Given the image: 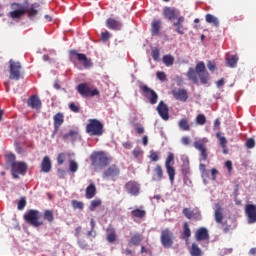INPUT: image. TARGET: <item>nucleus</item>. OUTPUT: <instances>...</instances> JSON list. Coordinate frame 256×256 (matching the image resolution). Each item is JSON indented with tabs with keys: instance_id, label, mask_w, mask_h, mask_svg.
<instances>
[{
	"instance_id": "55",
	"label": "nucleus",
	"mask_w": 256,
	"mask_h": 256,
	"mask_svg": "<svg viewBox=\"0 0 256 256\" xmlns=\"http://www.w3.org/2000/svg\"><path fill=\"white\" fill-rule=\"evenodd\" d=\"M151 161H159V152L151 151L150 152Z\"/></svg>"
},
{
	"instance_id": "26",
	"label": "nucleus",
	"mask_w": 256,
	"mask_h": 256,
	"mask_svg": "<svg viewBox=\"0 0 256 256\" xmlns=\"http://www.w3.org/2000/svg\"><path fill=\"white\" fill-rule=\"evenodd\" d=\"M141 241H143V235L140 233H135L128 241V245L130 247H139V245H141Z\"/></svg>"
},
{
	"instance_id": "41",
	"label": "nucleus",
	"mask_w": 256,
	"mask_h": 256,
	"mask_svg": "<svg viewBox=\"0 0 256 256\" xmlns=\"http://www.w3.org/2000/svg\"><path fill=\"white\" fill-rule=\"evenodd\" d=\"M162 61L166 67H171V65L175 63V58L171 55H165L163 56Z\"/></svg>"
},
{
	"instance_id": "31",
	"label": "nucleus",
	"mask_w": 256,
	"mask_h": 256,
	"mask_svg": "<svg viewBox=\"0 0 256 256\" xmlns=\"http://www.w3.org/2000/svg\"><path fill=\"white\" fill-rule=\"evenodd\" d=\"M178 127L181 131H191V126L189 125V119L182 118L178 122Z\"/></svg>"
},
{
	"instance_id": "8",
	"label": "nucleus",
	"mask_w": 256,
	"mask_h": 256,
	"mask_svg": "<svg viewBox=\"0 0 256 256\" xmlns=\"http://www.w3.org/2000/svg\"><path fill=\"white\" fill-rule=\"evenodd\" d=\"M76 90L81 97H97L100 95L99 89L94 88L91 90L88 83H80Z\"/></svg>"
},
{
	"instance_id": "13",
	"label": "nucleus",
	"mask_w": 256,
	"mask_h": 256,
	"mask_svg": "<svg viewBox=\"0 0 256 256\" xmlns=\"http://www.w3.org/2000/svg\"><path fill=\"white\" fill-rule=\"evenodd\" d=\"M28 169H29V166H27V163L16 162L11 167L13 179H19V175H25Z\"/></svg>"
},
{
	"instance_id": "10",
	"label": "nucleus",
	"mask_w": 256,
	"mask_h": 256,
	"mask_svg": "<svg viewBox=\"0 0 256 256\" xmlns=\"http://www.w3.org/2000/svg\"><path fill=\"white\" fill-rule=\"evenodd\" d=\"M140 91L143 95V97H146L151 103V105H155L159 99V95L155 90L149 88L147 85H141L140 86Z\"/></svg>"
},
{
	"instance_id": "30",
	"label": "nucleus",
	"mask_w": 256,
	"mask_h": 256,
	"mask_svg": "<svg viewBox=\"0 0 256 256\" xmlns=\"http://www.w3.org/2000/svg\"><path fill=\"white\" fill-rule=\"evenodd\" d=\"M95 195H97V187H95V184L88 185L85 193L86 199H93Z\"/></svg>"
},
{
	"instance_id": "58",
	"label": "nucleus",
	"mask_w": 256,
	"mask_h": 256,
	"mask_svg": "<svg viewBox=\"0 0 256 256\" xmlns=\"http://www.w3.org/2000/svg\"><path fill=\"white\" fill-rule=\"evenodd\" d=\"M152 58L154 61H159V49L155 48L152 50Z\"/></svg>"
},
{
	"instance_id": "11",
	"label": "nucleus",
	"mask_w": 256,
	"mask_h": 256,
	"mask_svg": "<svg viewBox=\"0 0 256 256\" xmlns=\"http://www.w3.org/2000/svg\"><path fill=\"white\" fill-rule=\"evenodd\" d=\"M121 175V168L117 164L110 165L102 174L103 179L115 181Z\"/></svg>"
},
{
	"instance_id": "32",
	"label": "nucleus",
	"mask_w": 256,
	"mask_h": 256,
	"mask_svg": "<svg viewBox=\"0 0 256 256\" xmlns=\"http://www.w3.org/2000/svg\"><path fill=\"white\" fill-rule=\"evenodd\" d=\"M238 61L239 57L237 55H231L228 58H226V63L228 67H231L232 69H235V67H237Z\"/></svg>"
},
{
	"instance_id": "16",
	"label": "nucleus",
	"mask_w": 256,
	"mask_h": 256,
	"mask_svg": "<svg viewBox=\"0 0 256 256\" xmlns=\"http://www.w3.org/2000/svg\"><path fill=\"white\" fill-rule=\"evenodd\" d=\"M174 159L175 156L173 155V153H169L165 162L166 171L168 173V177L171 183L175 181V168L171 166V163H173Z\"/></svg>"
},
{
	"instance_id": "43",
	"label": "nucleus",
	"mask_w": 256,
	"mask_h": 256,
	"mask_svg": "<svg viewBox=\"0 0 256 256\" xmlns=\"http://www.w3.org/2000/svg\"><path fill=\"white\" fill-rule=\"evenodd\" d=\"M183 237L184 239H189L191 237V228H189V223L184 222L183 224Z\"/></svg>"
},
{
	"instance_id": "25",
	"label": "nucleus",
	"mask_w": 256,
	"mask_h": 256,
	"mask_svg": "<svg viewBox=\"0 0 256 256\" xmlns=\"http://www.w3.org/2000/svg\"><path fill=\"white\" fill-rule=\"evenodd\" d=\"M173 97L177 99V101H187L189 99V95L187 94V90L185 89H178L173 91Z\"/></svg>"
},
{
	"instance_id": "45",
	"label": "nucleus",
	"mask_w": 256,
	"mask_h": 256,
	"mask_svg": "<svg viewBox=\"0 0 256 256\" xmlns=\"http://www.w3.org/2000/svg\"><path fill=\"white\" fill-rule=\"evenodd\" d=\"M79 170V164L75 160H69V171L71 173H77Z\"/></svg>"
},
{
	"instance_id": "29",
	"label": "nucleus",
	"mask_w": 256,
	"mask_h": 256,
	"mask_svg": "<svg viewBox=\"0 0 256 256\" xmlns=\"http://www.w3.org/2000/svg\"><path fill=\"white\" fill-rule=\"evenodd\" d=\"M161 179H163V167H161V165H157L154 168L152 180L153 181H161Z\"/></svg>"
},
{
	"instance_id": "20",
	"label": "nucleus",
	"mask_w": 256,
	"mask_h": 256,
	"mask_svg": "<svg viewBox=\"0 0 256 256\" xmlns=\"http://www.w3.org/2000/svg\"><path fill=\"white\" fill-rule=\"evenodd\" d=\"M245 213L248 217V223H256V206L253 204L246 205Z\"/></svg>"
},
{
	"instance_id": "38",
	"label": "nucleus",
	"mask_w": 256,
	"mask_h": 256,
	"mask_svg": "<svg viewBox=\"0 0 256 256\" xmlns=\"http://www.w3.org/2000/svg\"><path fill=\"white\" fill-rule=\"evenodd\" d=\"M43 217L45 221H48V223H53V221H55V215L53 214V210H45Z\"/></svg>"
},
{
	"instance_id": "48",
	"label": "nucleus",
	"mask_w": 256,
	"mask_h": 256,
	"mask_svg": "<svg viewBox=\"0 0 256 256\" xmlns=\"http://www.w3.org/2000/svg\"><path fill=\"white\" fill-rule=\"evenodd\" d=\"M5 159H6V162L11 165V167L16 164L17 162L15 161L16 157H15V154H6L5 155Z\"/></svg>"
},
{
	"instance_id": "46",
	"label": "nucleus",
	"mask_w": 256,
	"mask_h": 256,
	"mask_svg": "<svg viewBox=\"0 0 256 256\" xmlns=\"http://www.w3.org/2000/svg\"><path fill=\"white\" fill-rule=\"evenodd\" d=\"M71 205H72L73 209H79L80 211H83V209L85 207V204H83V202L77 201V200H72Z\"/></svg>"
},
{
	"instance_id": "47",
	"label": "nucleus",
	"mask_w": 256,
	"mask_h": 256,
	"mask_svg": "<svg viewBox=\"0 0 256 256\" xmlns=\"http://www.w3.org/2000/svg\"><path fill=\"white\" fill-rule=\"evenodd\" d=\"M196 123L197 125H205L207 123V117L204 114H198L196 116Z\"/></svg>"
},
{
	"instance_id": "56",
	"label": "nucleus",
	"mask_w": 256,
	"mask_h": 256,
	"mask_svg": "<svg viewBox=\"0 0 256 256\" xmlns=\"http://www.w3.org/2000/svg\"><path fill=\"white\" fill-rule=\"evenodd\" d=\"M246 147L247 149H253L255 147V139L250 138L246 141Z\"/></svg>"
},
{
	"instance_id": "42",
	"label": "nucleus",
	"mask_w": 256,
	"mask_h": 256,
	"mask_svg": "<svg viewBox=\"0 0 256 256\" xmlns=\"http://www.w3.org/2000/svg\"><path fill=\"white\" fill-rule=\"evenodd\" d=\"M101 203H103V202L99 198L92 200L90 202L89 211H95L97 209V207H101Z\"/></svg>"
},
{
	"instance_id": "59",
	"label": "nucleus",
	"mask_w": 256,
	"mask_h": 256,
	"mask_svg": "<svg viewBox=\"0 0 256 256\" xmlns=\"http://www.w3.org/2000/svg\"><path fill=\"white\" fill-rule=\"evenodd\" d=\"M225 167L228 169L229 173H231V171H233V162H231V160H227L225 162Z\"/></svg>"
},
{
	"instance_id": "22",
	"label": "nucleus",
	"mask_w": 256,
	"mask_h": 256,
	"mask_svg": "<svg viewBox=\"0 0 256 256\" xmlns=\"http://www.w3.org/2000/svg\"><path fill=\"white\" fill-rule=\"evenodd\" d=\"M195 239L196 241H207L209 239V230H207L205 227L197 229Z\"/></svg>"
},
{
	"instance_id": "6",
	"label": "nucleus",
	"mask_w": 256,
	"mask_h": 256,
	"mask_svg": "<svg viewBox=\"0 0 256 256\" xmlns=\"http://www.w3.org/2000/svg\"><path fill=\"white\" fill-rule=\"evenodd\" d=\"M69 58L72 63L78 61L79 63L83 64L85 69L93 67V62L91 59L88 58L87 55L77 52V50H69Z\"/></svg>"
},
{
	"instance_id": "39",
	"label": "nucleus",
	"mask_w": 256,
	"mask_h": 256,
	"mask_svg": "<svg viewBox=\"0 0 256 256\" xmlns=\"http://www.w3.org/2000/svg\"><path fill=\"white\" fill-rule=\"evenodd\" d=\"M191 173V166L189 165V159L185 160L182 164V175L187 177Z\"/></svg>"
},
{
	"instance_id": "5",
	"label": "nucleus",
	"mask_w": 256,
	"mask_h": 256,
	"mask_svg": "<svg viewBox=\"0 0 256 256\" xmlns=\"http://www.w3.org/2000/svg\"><path fill=\"white\" fill-rule=\"evenodd\" d=\"M41 217H43V215L39 212V210L31 209L24 214V221H26V223L32 227H43L44 223L41 220Z\"/></svg>"
},
{
	"instance_id": "40",
	"label": "nucleus",
	"mask_w": 256,
	"mask_h": 256,
	"mask_svg": "<svg viewBox=\"0 0 256 256\" xmlns=\"http://www.w3.org/2000/svg\"><path fill=\"white\" fill-rule=\"evenodd\" d=\"M190 253L192 256H201L203 255V251L201 250V248H199V245L193 243Z\"/></svg>"
},
{
	"instance_id": "2",
	"label": "nucleus",
	"mask_w": 256,
	"mask_h": 256,
	"mask_svg": "<svg viewBox=\"0 0 256 256\" xmlns=\"http://www.w3.org/2000/svg\"><path fill=\"white\" fill-rule=\"evenodd\" d=\"M197 75L202 85H207L209 83V72H207L205 62H198L195 66V69H188L187 77L190 81L194 83V85H197L199 83Z\"/></svg>"
},
{
	"instance_id": "24",
	"label": "nucleus",
	"mask_w": 256,
	"mask_h": 256,
	"mask_svg": "<svg viewBox=\"0 0 256 256\" xmlns=\"http://www.w3.org/2000/svg\"><path fill=\"white\" fill-rule=\"evenodd\" d=\"M28 107H31V109H40L41 107V99H39V96L32 95L27 100Z\"/></svg>"
},
{
	"instance_id": "44",
	"label": "nucleus",
	"mask_w": 256,
	"mask_h": 256,
	"mask_svg": "<svg viewBox=\"0 0 256 256\" xmlns=\"http://www.w3.org/2000/svg\"><path fill=\"white\" fill-rule=\"evenodd\" d=\"M216 137L222 149H227V138H225L224 136H221V133H216Z\"/></svg>"
},
{
	"instance_id": "9",
	"label": "nucleus",
	"mask_w": 256,
	"mask_h": 256,
	"mask_svg": "<svg viewBox=\"0 0 256 256\" xmlns=\"http://www.w3.org/2000/svg\"><path fill=\"white\" fill-rule=\"evenodd\" d=\"M207 138H202L194 142V147L200 152V161H207L209 154L207 153Z\"/></svg>"
},
{
	"instance_id": "27",
	"label": "nucleus",
	"mask_w": 256,
	"mask_h": 256,
	"mask_svg": "<svg viewBox=\"0 0 256 256\" xmlns=\"http://www.w3.org/2000/svg\"><path fill=\"white\" fill-rule=\"evenodd\" d=\"M51 169H52L51 158H49V156H45L41 163V171L42 173H50Z\"/></svg>"
},
{
	"instance_id": "33",
	"label": "nucleus",
	"mask_w": 256,
	"mask_h": 256,
	"mask_svg": "<svg viewBox=\"0 0 256 256\" xmlns=\"http://www.w3.org/2000/svg\"><path fill=\"white\" fill-rule=\"evenodd\" d=\"M78 135H79V131L70 130L68 133L64 134L62 137H63L64 141H67V139H71L72 141H76Z\"/></svg>"
},
{
	"instance_id": "28",
	"label": "nucleus",
	"mask_w": 256,
	"mask_h": 256,
	"mask_svg": "<svg viewBox=\"0 0 256 256\" xmlns=\"http://www.w3.org/2000/svg\"><path fill=\"white\" fill-rule=\"evenodd\" d=\"M163 15L169 21H173V19H177V13L175 8L165 7L163 9Z\"/></svg>"
},
{
	"instance_id": "19",
	"label": "nucleus",
	"mask_w": 256,
	"mask_h": 256,
	"mask_svg": "<svg viewBox=\"0 0 256 256\" xmlns=\"http://www.w3.org/2000/svg\"><path fill=\"white\" fill-rule=\"evenodd\" d=\"M183 23H185V17L183 16L178 17L177 21L173 22L174 31L178 33V35H185V31H187Z\"/></svg>"
},
{
	"instance_id": "21",
	"label": "nucleus",
	"mask_w": 256,
	"mask_h": 256,
	"mask_svg": "<svg viewBox=\"0 0 256 256\" xmlns=\"http://www.w3.org/2000/svg\"><path fill=\"white\" fill-rule=\"evenodd\" d=\"M106 27L112 31H121L123 29V23L115 18H108L106 20Z\"/></svg>"
},
{
	"instance_id": "61",
	"label": "nucleus",
	"mask_w": 256,
	"mask_h": 256,
	"mask_svg": "<svg viewBox=\"0 0 256 256\" xmlns=\"http://www.w3.org/2000/svg\"><path fill=\"white\" fill-rule=\"evenodd\" d=\"M132 155L135 157V159H137V157H139V155H141V149H139V148L134 149L132 152Z\"/></svg>"
},
{
	"instance_id": "12",
	"label": "nucleus",
	"mask_w": 256,
	"mask_h": 256,
	"mask_svg": "<svg viewBox=\"0 0 256 256\" xmlns=\"http://www.w3.org/2000/svg\"><path fill=\"white\" fill-rule=\"evenodd\" d=\"M173 239H175V237L173 236V233L169 230V228L161 231L160 241L163 247H165L166 249L172 247Z\"/></svg>"
},
{
	"instance_id": "23",
	"label": "nucleus",
	"mask_w": 256,
	"mask_h": 256,
	"mask_svg": "<svg viewBox=\"0 0 256 256\" xmlns=\"http://www.w3.org/2000/svg\"><path fill=\"white\" fill-rule=\"evenodd\" d=\"M106 241L111 244L117 243V231L113 226H108L106 229Z\"/></svg>"
},
{
	"instance_id": "3",
	"label": "nucleus",
	"mask_w": 256,
	"mask_h": 256,
	"mask_svg": "<svg viewBox=\"0 0 256 256\" xmlns=\"http://www.w3.org/2000/svg\"><path fill=\"white\" fill-rule=\"evenodd\" d=\"M90 161L95 169H105L111 163V157H108L104 151H96L90 155Z\"/></svg>"
},
{
	"instance_id": "60",
	"label": "nucleus",
	"mask_w": 256,
	"mask_h": 256,
	"mask_svg": "<svg viewBox=\"0 0 256 256\" xmlns=\"http://www.w3.org/2000/svg\"><path fill=\"white\" fill-rule=\"evenodd\" d=\"M223 85H225V79H223V78H221L220 80H218V81L216 82V87H217L218 89H221V87H223Z\"/></svg>"
},
{
	"instance_id": "17",
	"label": "nucleus",
	"mask_w": 256,
	"mask_h": 256,
	"mask_svg": "<svg viewBox=\"0 0 256 256\" xmlns=\"http://www.w3.org/2000/svg\"><path fill=\"white\" fill-rule=\"evenodd\" d=\"M156 111L163 121H169V106L164 101L159 102Z\"/></svg>"
},
{
	"instance_id": "49",
	"label": "nucleus",
	"mask_w": 256,
	"mask_h": 256,
	"mask_svg": "<svg viewBox=\"0 0 256 256\" xmlns=\"http://www.w3.org/2000/svg\"><path fill=\"white\" fill-rule=\"evenodd\" d=\"M69 109L70 111H72V113H79V111H81V108L79 107V105L75 104L74 102H71L69 104Z\"/></svg>"
},
{
	"instance_id": "7",
	"label": "nucleus",
	"mask_w": 256,
	"mask_h": 256,
	"mask_svg": "<svg viewBox=\"0 0 256 256\" xmlns=\"http://www.w3.org/2000/svg\"><path fill=\"white\" fill-rule=\"evenodd\" d=\"M23 66H21V62L14 61L13 59L9 60V79L11 81H19L21 79V71Z\"/></svg>"
},
{
	"instance_id": "36",
	"label": "nucleus",
	"mask_w": 256,
	"mask_h": 256,
	"mask_svg": "<svg viewBox=\"0 0 256 256\" xmlns=\"http://www.w3.org/2000/svg\"><path fill=\"white\" fill-rule=\"evenodd\" d=\"M132 217H135L136 219H143L145 215H147V212L145 210H141L139 208L134 209L131 211Z\"/></svg>"
},
{
	"instance_id": "54",
	"label": "nucleus",
	"mask_w": 256,
	"mask_h": 256,
	"mask_svg": "<svg viewBox=\"0 0 256 256\" xmlns=\"http://www.w3.org/2000/svg\"><path fill=\"white\" fill-rule=\"evenodd\" d=\"M207 67L212 73L217 70V65L213 61H208Z\"/></svg>"
},
{
	"instance_id": "53",
	"label": "nucleus",
	"mask_w": 256,
	"mask_h": 256,
	"mask_svg": "<svg viewBox=\"0 0 256 256\" xmlns=\"http://www.w3.org/2000/svg\"><path fill=\"white\" fill-rule=\"evenodd\" d=\"M65 159H66L65 153L58 154L57 156L58 165H63V163H65Z\"/></svg>"
},
{
	"instance_id": "63",
	"label": "nucleus",
	"mask_w": 256,
	"mask_h": 256,
	"mask_svg": "<svg viewBox=\"0 0 256 256\" xmlns=\"http://www.w3.org/2000/svg\"><path fill=\"white\" fill-rule=\"evenodd\" d=\"M124 149H133V144L131 142H124L123 144Z\"/></svg>"
},
{
	"instance_id": "64",
	"label": "nucleus",
	"mask_w": 256,
	"mask_h": 256,
	"mask_svg": "<svg viewBox=\"0 0 256 256\" xmlns=\"http://www.w3.org/2000/svg\"><path fill=\"white\" fill-rule=\"evenodd\" d=\"M190 143H191V139H189V137L184 136V137L182 138V144H183V145H189Z\"/></svg>"
},
{
	"instance_id": "62",
	"label": "nucleus",
	"mask_w": 256,
	"mask_h": 256,
	"mask_svg": "<svg viewBox=\"0 0 256 256\" xmlns=\"http://www.w3.org/2000/svg\"><path fill=\"white\" fill-rule=\"evenodd\" d=\"M123 254L126 256H135V254H133V250L127 248L126 250L123 251Z\"/></svg>"
},
{
	"instance_id": "1",
	"label": "nucleus",
	"mask_w": 256,
	"mask_h": 256,
	"mask_svg": "<svg viewBox=\"0 0 256 256\" xmlns=\"http://www.w3.org/2000/svg\"><path fill=\"white\" fill-rule=\"evenodd\" d=\"M39 7H41V4L37 2L30 4L29 0H24L23 4L15 2L12 3V9L14 10L9 13V16L11 19H21V17L27 15L28 19H34L39 15Z\"/></svg>"
},
{
	"instance_id": "37",
	"label": "nucleus",
	"mask_w": 256,
	"mask_h": 256,
	"mask_svg": "<svg viewBox=\"0 0 256 256\" xmlns=\"http://www.w3.org/2000/svg\"><path fill=\"white\" fill-rule=\"evenodd\" d=\"M214 217H215L216 223H223V209L221 208V206L216 208L214 212Z\"/></svg>"
},
{
	"instance_id": "18",
	"label": "nucleus",
	"mask_w": 256,
	"mask_h": 256,
	"mask_svg": "<svg viewBox=\"0 0 256 256\" xmlns=\"http://www.w3.org/2000/svg\"><path fill=\"white\" fill-rule=\"evenodd\" d=\"M53 121H54L53 135H57V133H59V129H61V125L65 123V115L61 112H58L53 116Z\"/></svg>"
},
{
	"instance_id": "34",
	"label": "nucleus",
	"mask_w": 256,
	"mask_h": 256,
	"mask_svg": "<svg viewBox=\"0 0 256 256\" xmlns=\"http://www.w3.org/2000/svg\"><path fill=\"white\" fill-rule=\"evenodd\" d=\"M151 27L152 35H159V31L161 30V20H154L151 24Z\"/></svg>"
},
{
	"instance_id": "50",
	"label": "nucleus",
	"mask_w": 256,
	"mask_h": 256,
	"mask_svg": "<svg viewBox=\"0 0 256 256\" xmlns=\"http://www.w3.org/2000/svg\"><path fill=\"white\" fill-rule=\"evenodd\" d=\"M27 205V200H25V197H22L18 202V210L23 211Z\"/></svg>"
},
{
	"instance_id": "51",
	"label": "nucleus",
	"mask_w": 256,
	"mask_h": 256,
	"mask_svg": "<svg viewBox=\"0 0 256 256\" xmlns=\"http://www.w3.org/2000/svg\"><path fill=\"white\" fill-rule=\"evenodd\" d=\"M101 39L104 43H106V41H109V39H111V33L109 31L102 32Z\"/></svg>"
},
{
	"instance_id": "35",
	"label": "nucleus",
	"mask_w": 256,
	"mask_h": 256,
	"mask_svg": "<svg viewBox=\"0 0 256 256\" xmlns=\"http://www.w3.org/2000/svg\"><path fill=\"white\" fill-rule=\"evenodd\" d=\"M205 19H206V23H210L214 25V27H219V19L214 15L206 14Z\"/></svg>"
},
{
	"instance_id": "15",
	"label": "nucleus",
	"mask_w": 256,
	"mask_h": 256,
	"mask_svg": "<svg viewBox=\"0 0 256 256\" xmlns=\"http://www.w3.org/2000/svg\"><path fill=\"white\" fill-rule=\"evenodd\" d=\"M124 189H126L127 193L129 195H133L134 197H137L139 193L141 192V187L139 186V183L135 180H130L124 185Z\"/></svg>"
},
{
	"instance_id": "14",
	"label": "nucleus",
	"mask_w": 256,
	"mask_h": 256,
	"mask_svg": "<svg viewBox=\"0 0 256 256\" xmlns=\"http://www.w3.org/2000/svg\"><path fill=\"white\" fill-rule=\"evenodd\" d=\"M183 215L186 217V219H193L194 221H201L203 219V216L201 215V210L199 208L189 209L184 208L182 210Z\"/></svg>"
},
{
	"instance_id": "57",
	"label": "nucleus",
	"mask_w": 256,
	"mask_h": 256,
	"mask_svg": "<svg viewBox=\"0 0 256 256\" xmlns=\"http://www.w3.org/2000/svg\"><path fill=\"white\" fill-rule=\"evenodd\" d=\"M218 175H219V170L217 168H212L211 169L212 181H216Z\"/></svg>"
},
{
	"instance_id": "52",
	"label": "nucleus",
	"mask_w": 256,
	"mask_h": 256,
	"mask_svg": "<svg viewBox=\"0 0 256 256\" xmlns=\"http://www.w3.org/2000/svg\"><path fill=\"white\" fill-rule=\"evenodd\" d=\"M156 77H157V79H159V81H166L167 74H165V72H163V71H158L156 73Z\"/></svg>"
},
{
	"instance_id": "4",
	"label": "nucleus",
	"mask_w": 256,
	"mask_h": 256,
	"mask_svg": "<svg viewBox=\"0 0 256 256\" xmlns=\"http://www.w3.org/2000/svg\"><path fill=\"white\" fill-rule=\"evenodd\" d=\"M85 131L89 137H101L105 133V127L98 119H89Z\"/></svg>"
}]
</instances>
